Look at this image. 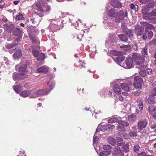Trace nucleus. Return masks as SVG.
I'll use <instances>...</instances> for the list:
<instances>
[{"label":"nucleus","mask_w":156,"mask_h":156,"mask_svg":"<svg viewBox=\"0 0 156 156\" xmlns=\"http://www.w3.org/2000/svg\"><path fill=\"white\" fill-rule=\"evenodd\" d=\"M47 84L51 88L50 90H49L48 89L43 90H39L35 93L31 95L30 96V98H36L40 95H45L48 94L50 91L53 88L55 85V83L54 82L50 83V82L48 81L47 82Z\"/></svg>","instance_id":"obj_1"},{"label":"nucleus","mask_w":156,"mask_h":156,"mask_svg":"<svg viewBox=\"0 0 156 156\" xmlns=\"http://www.w3.org/2000/svg\"><path fill=\"white\" fill-rule=\"evenodd\" d=\"M129 144L126 143L122 147L121 149L119 147V148L115 150L114 153L119 156H123L124 153H127L129 151Z\"/></svg>","instance_id":"obj_2"},{"label":"nucleus","mask_w":156,"mask_h":156,"mask_svg":"<svg viewBox=\"0 0 156 156\" xmlns=\"http://www.w3.org/2000/svg\"><path fill=\"white\" fill-rule=\"evenodd\" d=\"M127 13L126 11H125L124 13L122 10H121L118 12H117L116 17L115 18V21L117 22H119L120 21L123 20L125 17L127 16Z\"/></svg>","instance_id":"obj_3"},{"label":"nucleus","mask_w":156,"mask_h":156,"mask_svg":"<svg viewBox=\"0 0 156 156\" xmlns=\"http://www.w3.org/2000/svg\"><path fill=\"white\" fill-rule=\"evenodd\" d=\"M134 83H133L134 87L136 88H140L142 87L143 83L142 79L140 76H136L134 78Z\"/></svg>","instance_id":"obj_4"},{"label":"nucleus","mask_w":156,"mask_h":156,"mask_svg":"<svg viewBox=\"0 0 156 156\" xmlns=\"http://www.w3.org/2000/svg\"><path fill=\"white\" fill-rule=\"evenodd\" d=\"M133 58L135 61L136 62L137 65L142 64L144 61V59L141 55L137 53H134L133 55Z\"/></svg>","instance_id":"obj_5"},{"label":"nucleus","mask_w":156,"mask_h":156,"mask_svg":"<svg viewBox=\"0 0 156 156\" xmlns=\"http://www.w3.org/2000/svg\"><path fill=\"white\" fill-rule=\"evenodd\" d=\"M147 122L146 119L139 121L138 123V127L139 129L140 130L145 127L147 124Z\"/></svg>","instance_id":"obj_6"},{"label":"nucleus","mask_w":156,"mask_h":156,"mask_svg":"<svg viewBox=\"0 0 156 156\" xmlns=\"http://www.w3.org/2000/svg\"><path fill=\"white\" fill-rule=\"evenodd\" d=\"M121 87L123 90L127 91H129L131 88V85L130 83L128 84L126 83H124L121 84Z\"/></svg>","instance_id":"obj_7"},{"label":"nucleus","mask_w":156,"mask_h":156,"mask_svg":"<svg viewBox=\"0 0 156 156\" xmlns=\"http://www.w3.org/2000/svg\"><path fill=\"white\" fill-rule=\"evenodd\" d=\"M77 23V25H76V23H73V24H72V25H73V26L75 27V28L76 29L80 30L82 29V26H84L85 25V24H82L81 21L80 20H78L76 22Z\"/></svg>","instance_id":"obj_8"},{"label":"nucleus","mask_w":156,"mask_h":156,"mask_svg":"<svg viewBox=\"0 0 156 156\" xmlns=\"http://www.w3.org/2000/svg\"><path fill=\"white\" fill-rule=\"evenodd\" d=\"M117 11L114 9H112L108 10V15L110 17H116Z\"/></svg>","instance_id":"obj_9"},{"label":"nucleus","mask_w":156,"mask_h":156,"mask_svg":"<svg viewBox=\"0 0 156 156\" xmlns=\"http://www.w3.org/2000/svg\"><path fill=\"white\" fill-rule=\"evenodd\" d=\"M133 62L130 57H129L127 58L126 61V64L128 68H132L133 66Z\"/></svg>","instance_id":"obj_10"},{"label":"nucleus","mask_w":156,"mask_h":156,"mask_svg":"<svg viewBox=\"0 0 156 156\" xmlns=\"http://www.w3.org/2000/svg\"><path fill=\"white\" fill-rule=\"evenodd\" d=\"M114 91L116 94H120L121 93V89L120 86L117 84H115L113 87Z\"/></svg>","instance_id":"obj_11"},{"label":"nucleus","mask_w":156,"mask_h":156,"mask_svg":"<svg viewBox=\"0 0 156 156\" xmlns=\"http://www.w3.org/2000/svg\"><path fill=\"white\" fill-rule=\"evenodd\" d=\"M19 71L20 75H23L25 74L26 72V67L25 65L22 66H20L19 68Z\"/></svg>","instance_id":"obj_12"},{"label":"nucleus","mask_w":156,"mask_h":156,"mask_svg":"<svg viewBox=\"0 0 156 156\" xmlns=\"http://www.w3.org/2000/svg\"><path fill=\"white\" fill-rule=\"evenodd\" d=\"M112 6L115 8H120L122 6L121 4L119 1L114 0L111 2Z\"/></svg>","instance_id":"obj_13"},{"label":"nucleus","mask_w":156,"mask_h":156,"mask_svg":"<svg viewBox=\"0 0 156 156\" xmlns=\"http://www.w3.org/2000/svg\"><path fill=\"white\" fill-rule=\"evenodd\" d=\"M40 16H37L36 17L34 18H30V20L29 21L31 22L33 24H34L35 23H39L40 22Z\"/></svg>","instance_id":"obj_14"},{"label":"nucleus","mask_w":156,"mask_h":156,"mask_svg":"<svg viewBox=\"0 0 156 156\" xmlns=\"http://www.w3.org/2000/svg\"><path fill=\"white\" fill-rule=\"evenodd\" d=\"M43 2H44L43 0H39L38 2L35 3L34 5L37 7V9L39 12L40 11V8H41L42 6H43Z\"/></svg>","instance_id":"obj_15"},{"label":"nucleus","mask_w":156,"mask_h":156,"mask_svg":"<svg viewBox=\"0 0 156 156\" xmlns=\"http://www.w3.org/2000/svg\"><path fill=\"white\" fill-rule=\"evenodd\" d=\"M142 24L143 25L146 27V29L152 30L155 28V27L153 25L145 22H142Z\"/></svg>","instance_id":"obj_16"},{"label":"nucleus","mask_w":156,"mask_h":156,"mask_svg":"<svg viewBox=\"0 0 156 156\" xmlns=\"http://www.w3.org/2000/svg\"><path fill=\"white\" fill-rule=\"evenodd\" d=\"M37 71L38 73L42 72L46 73L48 72V70L47 67L45 66H42L38 68L37 70Z\"/></svg>","instance_id":"obj_17"},{"label":"nucleus","mask_w":156,"mask_h":156,"mask_svg":"<svg viewBox=\"0 0 156 156\" xmlns=\"http://www.w3.org/2000/svg\"><path fill=\"white\" fill-rule=\"evenodd\" d=\"M40 12H46L50 11L51 10L50 6L49 5H46L41 8H40Z\"/></svg>","instance_id":"obj_18"},{"label":"nucleus","mask_w":156,"mask_h":156,"mask_svg":"<svg viewBox=\"0 0 156 156\" xmlns=\"http://www.w3.org/2000/svg\"><path fill=\"white\" fill-rule=\"evenodd\" d=\"M61 23L62 22L60 21L58 22H57L56 21H55L54 24L55 26L56 29L60 30L63 27L61 25Z\"/></svg>","instance_id":"obj_19"},{"label":"nucleus","mask_w":156,"mask_h":156,"mask_svg":"<svg viewBox=\"0 0 156 156\" xmlns=\"http://www.w3.org/2000/svg\"><path fill=\"white\" fill-rule=\"evenodd\" d=\"M148 110L151 115L156 113V108L153 106H151L149 107Z\"/></svg>","instance_id":"obj_20"},{"label":"nucleus","mask_w":156,"mask_h":156,"mask_svg":"<svg viewBox=\"0 0 156 156\" xmlns=\"http://www.w3.org/2000/svg\"><path fill=\"white\" fill-rule=\"evenodd\" d=\"M98 132H99L98 129H97L94 135L93 139V144L94 145V144H96L98 140V137L97 136L98 135Z\"/></svg>","instance_id":"obj_21"},{"label":"nucleus","mask_w":156,"mask_h":156,"mask_svg":"<svg viewBox=\"0 0 156 156\" xmlns=\"http://www.w3.org/2000/svg\"><path fill=\"white\" fill-rule=\"evenodd\" d=\"M21 56V52L20 50L17 51L13 55V58L16 59L20 58Z\"/></svg>","instance_id":"obj_22"},{"label":"nucleus","mask_w":156,"mask_h":156,"mask_svg":"<svg viewBox=\"0 0 156 156\" xmlns=\"http://www.w3.org/2000/svg\"><path fill=\"white\" fill-rule=\"evenodd\" d=\"M31 93V90H24L22 92L20 95L23 97H25L28 96Z\"/></svg>","instance_id":"obj_23"},{"label":"nucleus","mask_w":156,"mask_h":156,"mask_svg":"<svg viewBox=\"0 0 156 156\" xmlns=\"http://www.w3.org/2000/svg\"><path fill=\"white\" fill-rule=\"evenodd\" d=\"M147 101L150 104H153L156 103V99H155L153 96L150 95L147 99Z\"/></svg>","instance_id":"obj_24"},{"label":"nucleus","mask_w":156,"mask_h":156,"mask_svg":"<svg viewBox=\"0 0 156 156\" xmlns=\"http://www.w3.org/2000/svg\"><path fill=\"white\" fill-rule=\"evenodd\" d=\"M128 118L129 121L133 122L136 120L137 117L136 115L133 114L129 115Z\"/></svg>","instance_id":"obj_25"},{"label":"nucleus","mask_w":156,"mask_h":156,"mask_svg":"<svg viewBox=\"0 0 156 156\" xmlns=\"http://www.w3.org/2000/svg\"><path fill=\"white\" fill-rule=\"evenodd\" d=\"M118 37L122 41L126 42L127 41V38L126 36L124 34H121L120 35H118Z\"/></svg>","instance_id":"obj_26"},{"label":"nucleus","mask_w":156,"mask_h":156,"mask_svg":"<svg viewBox=\"0 0 156 156\" xmlns=\"http://www.w3.org/2000/svg\"><path fill=\"white\" fill-rule=\"evenodd\" d=\"M108 141L109 143L112 145H115L116 142L115 139L114 138L112 137H109Z\"/></svg>","instance_id":"obj_27"},{"label":"nucleus","mask_w":156,"mask_h":156,"mask_svg":"<svg viewBox=\"0 0 156 156\" xmlns=\"http://www.w3.org/2000/svg\"><path fill=\"white\" fill-rule=\"evenodd\" d=\"M37 60L39 61H41L43 60L45 57V55L44 53H41L37 57Z\"/></svg>","instance_id":"obj_28"},{"label":"nucleus","mask_w":156,"mask_h":156,"mask_svg":"<svg viewBox=\"0 0 156 156\" xmlns=\"http://www.w3.org/2000/svg\"><path fill=\"white\" fill-rule=\"evenodd\" d=\"M130 8L131 9L133 10L135 12H136L138 10V6L136 5H134L133 4H130Z\"/></svg>","instance_id":"obj_29"},{"label":"nucleus","mask_w":156,"mask_h":156,"mask_svg":"<svg viewBox=\"0 0 156 156\" xmlns=\"http://www.w3.org/2000/svg\"><path fill=\"white\" fill-rule=\"evenodd\" d=\"M146 33H147V34L148 35V37L150 39L151 38L153 35V34L152 31L151 30L147 31L146 30H145Z\"/></svg>","instance_id":"obj_30"},{"label":"nucleus","mask_w":156,"mask_h":156,"mask_svg":"<svg viewBox=\"0 0 156 156\" xmlns=\"http://www.w3.org/2000/svg\"><path fill=\"white\" fill-rule=\"evenodd\" d=\"M118 122L119 125H123L124 126H127L129 125V123L124 121L119 120L118 121Z\"/></svg>","instance_id":"obj_31"},{"label":"nucleus","mask_w":156,"mask_h":156,"mask_svg":"<svg viewBox=\"0 0 156 156\" xmlns=\"http://www.w3.org/2000/svg\"><path fill=\"white\" fill-rule=\"evenodd\" d=\"M143 13L144 14L143 16V18L145 20H150L151 18V16L150 15L149 13H144V12H143Z\"/></svg>","instance_id":"obj_32"},{"label":"nucleus","mask_w":156,"mask_h":156,"mask_svg":"<svg viewBox=\"0 0 156 156\" xmlns=\"http://www.w3.org/2000/svg\"><path fill=\"white\" fill-rule=\"evenodd\" d=\"M147 47L145 46L144 48L143 49L142 51V55L145 57L147 55L148 53L147 51Z\"/></svg>","instance_id":"obj_33"},{"label":"nucleus","mask_w":156,"mask_h":156,"mask_svg":"<svg viewBox=\"0 0 156 156\" xmlns=\"http://www.w3.org/2000/svg\"><path fill=\"white\" fill-rule=\"evenodd\" d=\"M105 127L107 129V130H110L113 129L115 127V126L113 125H110L106 124L105 125Z\"/></svg>","instance_id":"obj_34"},{"label":"nucleus","mask_w":156,"mask_h":156,"mask_svg":"<svg viewBox=\"0 0 156 156\" xmlns=\"http://www.w3.org/2000/svg\"><path fill=\"white\" fill-rule=\"evenodd\" d=\"M136 102L138 104V106L139 109L142 110L143 109V105L142 101L140 100H137Z\"/></svg>","instance_id":"obj_35"},{"label":"nucleus","mask_w":156,"mask_h":156,"mask_svg":"<svg viewBox=\"0 0 156 156\" xmlns=\"http://www.w3.org/2000/svg\"><path fill=\"white\" fill-rule=\"evenodd\" d=\"M126 34L127 36L130 37H132L133 36L132 31L130 30H126Z\"/></svg>","instance_id":"obj_36"},{"label":"nucleus","mask_w":156,"mask_h":156,"mask_svg":"<svg viewBox=\"0 0 156 156\" xmlns=\"http://www.w3.org/2000/svg\"><path fill=\"white\" fill-rule=\"evenodd\" d=\"M109 154V152L108 151H105L101 152L99 154L100 156H107Z\"/></svg>","instance_id":"obj_37"},{"label":"nucleus","mask_w":156,"mask_h":156,"mask_svg":"<svg viewBox=\"0 0 156 156\" xmlns=\"http://www.w3.org/2000/svg\"><path fill=\"white\" fill-rule=\"evenodd\" d=\"M140 148L139 145L138 144H135L133 147V151L135 152H137Z\"/></svg>","instance_id":"obj_38"},{"label":"nucleus","mask_w":156,"mask_h":156,"mask_svg":"<svg viewBox=\"0 0 156 156\" xmlns=\"http://www.w3.org/2000/svg\"><path fill=\"white\" fill-rule=\"evenodd\" d=\"M125 58V57L124 56H118L116 58V61L118 62H121L123 61Z\"/></svg>","instance_id":"obj_39"},{"label":"nucleus","mask_w":156,"mask_h":156,"mask_svg":"<svg viewBox=\"0 0 156 156\" xmlns=\"http://www.w3.org/2000/svg\"><path fill=\"white\" fill-rule=\"evenodd\" d=\"M118 121V119L116 118H112L108 120V122L109 123H112Z\"/></svg>","instance_id":"obj_40"},{"label":"nucleus","mask_w":156,"mask_h":156,"mask_svg":"<svg viewBox=\"0 0 156 156\" xmlns=\"http://www.w3.org/2000/svg\"><path fill=\"white\" fill-rule=\"evenodd\" d=\"M115 53L117 55H125L126 54V52L125 51H115Z\"/></svg>","instance_id":"obj_41"},{"label":"nucleus","mask_w":156,"mask_h":156,"mask_svg":"<svg viewBox=\"0 0 156 156\" xmlns=\"http://www.w3.org/2000/svg\"><path fill=\"white\" fill-rule=\"evenodd\" d=\"M129 134L130 136L136 137L137 136L136 133L132 131H130Z\"/></svg>","instance_id":"obj_42"},{"label":"nucleus","mask_w":156,"mask_h":156,"mask_svg":"<svg viewBox=\"0 0 156 156\" xmlns=\"http://www.w3.org/2000/svg\"><path fill=\"white\" fill-rule=\"evenodd\" d=\"M20 74L19 73H14L13 74V79L14 80H16L19 79V77Z\"/></svg>","instance_id":"obj_43"},{"label":"nucleus","mask_w":156,"mask_h":156,"mask_svg":"<svg viewBox=\"0 0 156 156\" xmlns=\"http://www.w3.org/2000/svg\"><path fill=\"white\" fill-rule=\"evenodd\" d=\"M23 19L24 17L20 13H19L16 16V19L17 20H22Z\"/></svg>","instance_id":"obj_44"},{"label":"nucleus","mask_w":156,"mask_h":156,"mask_svg":"<svg viewBox=\"0 0 156 156\" xmlns=\"http://www.w3.org/2000/svg\"><path fill=\"white\" fill-rule=\"evenodd\" d=\"M104 20L103 21V23L104 24L108 23H111L112 21V20L110 19H107L106 17H104Z\"/></svg>","instance_id":"obj_45"},{"label":"nucleus","mask_w":156,"mask_h":156,"mask_svg":"<svg viewBox=\"0 0 156 156\" xmlns=\"http://www.w3.org/2000/svg\"><path fill=\"white\" fill-rule=\"evenodd\" d=\"M20 88V86H15L13 87V88L17 94H19L20 90L19 89Z\"/></svg>","instance_id":"obj_46"},{"label":"nucleus","mask_w":156,"mask_h":156,"mask_svg":"<svg viewBox=\"0 0 156 156\" xmlns=\"http://www.w3.org/2000/svg\"><path fill=\"white\" fill-rule=\"evenodd\" d=\"M154 3L152 2H151L150 3H148L147 5V8H153L154 7Z\"/></svg>","instance_id":"obj_47"},{"label":"nucleus","mask_w":156,"mask_h":156,"mask_svg":"<svg viewBox=\"0 0 156 156\" xmlns=\"http://www.w3.org/2000/svg\"><path fill=\"white\" fill-rule=\"evenodd\" d=\"M150 95L154 96L156 95V88H153L151 91Z\"/></svg>","instance_id":"obj_48"},{"label":"nucleus","mask_w":156,"mask_h":156,"mask_svg":"<svg viewBox=\"0 0 156 156\" xmlns=\"http://www.w3.org/2000/svg\"><path fill=\"white\" fill-rule=\"evenodd\" d=\"M139 74L141 76L144 77L146 75V72L145 70H141L140 71Z\"/></svg>","instance_id":"obj_49"},{"label":"nucleus","mask_w":156,"mask_h":156,"mask_svg":"<svg viewBox=\"0 0 156 156\" xmlns=\"http://www.w3.org/2000/svg\"><path fill=\"white\" fill-rule=\"evenodd\" d=\"M112 146L109 145H104L103 146V148L105 150H109L111 149Z\"/></svg>","instance_id":"obj_50"},{"label":"nucleus","mask_w":156,"mask_h":156,"mask_svg":"<svg viewBox=\"0 0 156 156\" xmlns=\"http://www.w3.org/2000/svg\"><path fill=\"white\" fill-rule=\"evenodd\" d=\"M32 52L35 57H37L39 55L38 51L37 50H33Z\"/></svg>","instance_id":"obj_51"},{"label":"nucleus","mask_w":156,"mask_h":156,"mask_svg":"<svg viewBox=\"0 0 156 156\" xmlns=\"http://www.w3.org/2000/svg\"><path fill=\"white\" fill-rule=\"evenodd\" d=\"M150 20L151 23L154 24H156V17H151Z\"/></svg>","instance_id":"obj_52"},{"label":"nucleus","mask_w":156,"mask_h":156,"mask_svg":"<svg viewBox=\"0 0 156 156\" xmlns=\"http://www.w3.org/2000/svg\"><path fill=\"white\" fill-rule=\"evenodd\" d=\"M116 129L119 131H124L125 129L123 127L120 126H117Z\"/></svg>","instance_id":"obj_53"},{"label":"nucleus","mask_w":156,"mask_h":156,"mask_svg":"<svg viewBox=\"0 0 156 156\" xmlns=\"http://www.w3.org/2000/svg\"><path fill=\"white\" fill-rule=\"evenodd\" d=\"M149 44L150 45H156V39L150 41L149 43Z\"/></svg>","instance_id":"obj_54"},{"label":"nucleus","mask_w":156,"mask_h":156,"mask_svg":"<svg viewBox=\"0 0 156 156\" xmlns=\"http://www.w3.org/2000/svg\"><path fill=\"white\" fill-rule=\"evenodd\" d=\"M143 29H140L138 30L137 31V35L138 36H140L141 35V34L143 33Z\"/></svg>","instance_id":"obj_55"},{"label":"nucleus","mask_w":156,"mask_h":156,"mask_svg":"<svg viewBox=\"0 0 156 156\" xmlns=\"http://www.w3.org/2000/svg\"><path fill=\"white\" fill-rule=\"evenodd\" d=\"M151 16H156V10H154L151 13H149Z\"/></svg>","instance_id":"obj_56"},{"label":"nucleus","mask_w":156,"mask_h":156,"mask_svg":"<svg viewBox=\"0 0 156 156\" xmlns=\"http://www.w3.org/2000/svg\"><path fill=\"white\" fill-rule=\"evenodd\" d=\"M105 125L102 126L100 128V130L101 131H105V130H107V129L105 127Z\"/></svg>","instance_id":"obj_57"},{"label":"nucleus","mask_w":156,"mask_h":156,"mask_svg":"<svg viewBox=\"0 0 156 156\" xmlns=\"http://www.w3.org/2000/svg\"><path fill=\"white\" fill-rule=\"evenodd\" d=\"M125 142L124 141H122V142H119L117 143V145L118 146H123V145H124V144H125Z\"/></svg>","instance_id":"obj_58"},{"label":"nucleus","mask_w":156,"mask_h":156,"mask_svg":"<svg viewBox=\"0 0 156 156\" xmlns=\"http://www.w3.org/2000/svg\"><path fill=\"white\" fill-rule=\"evenodd\" d=\"M116 141L117 143L123 141V139L119 137H117L116 138Z\"/></svg>","instance_id":"obj_59"},{"label":"nucleus","mask_w":156,"mask_h":156,"mask_svg":"<svg viewBox=\"0 0 156 156\" xmlns=\"http://www.w3.org/2000/svg\"><path fill=\"white\" fill-rule=\"evenodd\" d=\"M147 72L149 74H151L152 73V69L149 68L147 69Z\"/></svg>","instance_id":"obj_60"},{"label":"nucleus","mask_w":156,"mask_h":156,"mask_svg":"<svg viewBox=\"0 0 156 156\" xmlns=\"http://www.w3.org/2000/svg\"><path fill=\"white\" fill-rule=\"evenodd\" d=\"M129 47H130V45H127L121 46L120 47L121 48H127ZM125 50H126V49Z\"/></svg>","instance_id":"obj_61"},{"label":"nucleus","mask_w":156,"mask_h":156,"mask_svg":"<svg viewBox=\"0 0 156 156\" xmlns=\"http://www.w3.org/2000/svg\"><path fill=\"white\" fill-rule=\"evenodd\" d=\"M1 20L5 22H6L7 21V19L4 16H2L1 18Z\"/></svg>","instance_id":"obj_62"},{"label":"nucleus","mask_w":156,"mask_h":156,"mask_svg":"<svg viewBox=\"0 0 156 156\" xmlns=\"http://www.w3.org/2000/svg\"><path fill=\"white\" fill-rule=\"evenodd\" d=\"M151 0H140V2L142 3H145Z\"/></svg>","instance_id":"obj_63"},{"label":"nucleus","mask_w":156,"mask_h":156,"mask_svg":"<svg viewBox=\"0 0 156 156\" xmlns=\"http://www.w3.org/2000/svg\"><path fill=\"white\" fill-rule=\"evenodd\" d=\"M146 154L145 152H143L139 154L138 156H145Z\"/></svg>","instance_id":"obj_64"}]
</instances>
